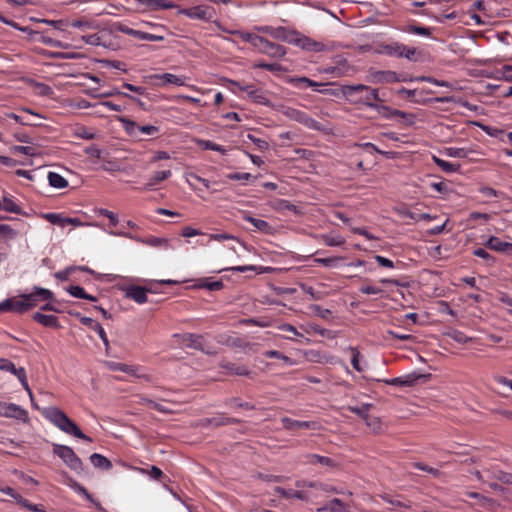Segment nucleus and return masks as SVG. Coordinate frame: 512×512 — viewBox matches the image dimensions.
<instances>
[{"label": "nucleus", "mask_w": 512, "mask_h": 512, "mask_svg": "<svg viewBox=\"0 0 512 512\" xmlns=\"http://www.w3.org/2000/svg\"><path fill=\"white\" fill-rule=\"evenodd\" d=\"M44 417L66 434L92 442V438L84 434L77 424L58 407H49L43 411Z\"/></svg>", "instance_id": "1"}, {"label": "nucleus", "mask_w": 512, "mask_h": 512, "mask_svg": "<svg viewBox=\"0 0 512 512\" xmlns=\"http://www.w3.org/2000/svg\"><path fill=\"white\" fill-rule=\"evenodd\" d=\"M53 453L63 460V462L77 473L83 472V462L76 455L74 450L66 445L53 444Z\"/></svg>", "instance_id": "2"}, {"label": "nucleus", "mask_w": 512, "mask_h": 512, "mask_svg": "<svg viewBox=\"0 0 512 512\" xmlns=\"http://www.w3.org/2000/svg\"><path fill=\"white\" fill-rule=\"evenodd\" d=\"M282 113L284 116H286L290 120L296 121L309 129H313V130H317V131L322 130L321 124L318 121L314 120L308 114H306L305 112H303L301 110H298V109H295L292 107H287L282 111Z\"/></svg>", "instance_id": "3"}, {"label": "nucleus", "mask_w": 512, "mask_h": 512, "mask_svg": "<svg viewBox=\"0 0 512 512\" xmlns=\"http://www.w3.org/2000/svg\"><path fill=\"white\" fill-rule=\"evenodd\" d=\"M291 44L309 52H322L327 50V46L324 43L316 41L298 31H295Z\"/></svg>", "instance_id": "4"}, {"label": "nucleus", "mask_w": 512, "mask_h": 512, "mask_svg": "<svg viewBox=\"0 0 512 512\" xmlns=\"http://www.w3.org/2000/svg\"><path fill=\"white\" fill-rule=\"evenodd\" d=\"M24 304H29L27 312L37 306L40 300H52L54 293L46 288L34 287L33 291L28 294H22L19 296Z\"/></svg>", "instance_id": "5"}, {"label": "nucleus", "mask_w": 512, "mask_h": 512, "mask_svg": "<svg viewBox=\"0 0 512 512\" xmlns=\"http://www.w3.org/2000/svg\"><path fill=\"white\" fill-rule=\"evenodd\" d=\"M259 32L270 35L272 38L284 41L286 43L291 44L292 38L295 35L294 29H290L288 27H272V26H262L257 28Z\"/></svg>", "instance_id": "6"}, {"label": "nucleus", "mask_w": 512, "mask_h": 512, "mask_svg": "<svg viewBox=\"0 0 512 512\" xmlns=\"http://www.w3.org/2000/svg\"><path fill=\"white\" fill-rule=\"evenodd\" d=\"M430 377V374H420L418 372H412L410 374H407L405 376L396 377L388 380H383L384 383L392 386H399V387H412L414 386L419 380L426 379Z\"/></svg>", "instance_id": "7"}, {"label": "nucleus", "mask_w": 512, "mask_h": 512, "mask_svg": "<svg viewBox=\"0 0 512 512\" xmlns=\"http://www.w3.org/2000/svg\"><path fill=\"white\" fill-rule=\"evenodd\" d=\"M257 49L259 52L274 58H281L287 52L284 46L270 42L264 37H261Z\"/></svg>", "instance_id": "8"}, {"label": "nucleus", "mask_w": 512, "mask_h": 512, "mask_svg": "<svg viewBox=\"0 0 512 512\" xmlns=\"http://www.w3.org/2000/svg\"><path fill=\"white\" fill-rule=\"evenodd\" d=\"M179 14H184L192 19L209 21L213 18L214 10L208 6H195L192 8L179 9Z\"/></svg>", "instance_id": "9"}, {"label": "nucleus", "mask_w": 512, "mask_h": 512, "mask_svg": "<svg viewBox=\"0 0 512 512\" xmlns=\"http://www.w3.org/2000/svg\"><path fill=\"white\" fill-rule=\"evenodd\" d=\"M69 314L78 317L81 324L93 329L94 331H97L99 337L101 338V340L103 341V343L105 345L106 352H108L109 340L107 338L106 332L104 331V329L100 325V323L96 322L95 320H93L90 317L81 316V314L78 312L77 313L69 312Z\"/></svg>", "instance_id": "10"}, {"label": "nucleus", "mask_w": 512, "mask_h": 512, "mask_svg": "<svg viewBox=\"0 0 512 512\" xmlns=\"http://www.w3.org/2000/svg\"><path fill=\"white\" fill-rule=\"evenodd\" d=\"M147 293H156L152 287L145 288L137 285H131L126 289V297L133 299L138 304H144L148 301Z\"/></svg>", "instance_id": "11"}, {"label": "nucleus", "mask_w": 512, "mask_h": 512, "mask_svg": "<svg viewBox=\"0 0 512 512\" xmlns=\"http://www.w3.org/2000/svg\"><path fill=\"white\" fill-rule=\"evenodd\" d=\"M370 76L372 77V82L374 83H395L405 81L404 78H401L394 71H380V70H370Z\"/></svg>", "instance_id": "12"}, {"label": "nucleus", "mask_w": 512, "mask_h": 512, "mask_svg": "<svg viewBox=\"0 0 512 512\" xmlns=\"http://www.w3.org/2000/svg\"><path fill=\"white\" fill-rule=\"evenodd\" d=\"M281 423L286 430H296V429H312L317 430L320 428V424L315 421H298L291 419L289 417L281 418Z\"/></svg>", "instance_id": "13"}, {"label": "nucleus", "mask_w": 512, "mask_h": 512, "mask_svg": "<svg viewBox=\"0 0 512 512\" xmlns=\"http://www.w3.org/2000/svg\"><path fill=\"white\" fill-rule=\"evenodd\" d=\"M29 304H24L22 299H17L15 297L5 299L0 303V313L1 312H15L18 314H23L27 312V307Z\"/></svg>", "instance_id": "14"}, {"label": "nucleus", "mask_w": 512, "mask_h": 512, "mask_svg": "<svg viewBox=\"0 0 512 512\" xmlns=\"http://www.w3.org/2000/svg\"><path fill=\"white\" fill-rule=\"evenodd\" d=\"M335 66H329L323 69V73L333 74L336 77H342L347 74L350 69L347 59L337 56L334 59Z\"/></svg>", "instance_id": "15"}, {"label": "nucleus", "mask_w": 512, "mask_h": 512, "mask_svg": "<svg viewBox=\"0 0 512 512\" xmlns=\"http://www.w3.org/2000/svg\"><path fill=\"white\" fill-rule=\"evenodd\" d=\"M369 89V86L364 84H356V85H342L341 86V94L348 100L350 103L358 104L357 95Z\"/></svg>", "instance_id": "16"}, {"label": "nucleus", "mask_w": 512, "mask_h": 512, "mask_svg": "<svg viewBox=\"0 0 512 512\" xmlns=\"http://www.w3.org/2000/svg\"><path fill=\"white\" fill-rule=\"evenodd\" d=\"M118 30L124 34L136 37L141 40H147V41H163L164 40L163 36L146 33V32H142L139 30H134V29H132L128 26L122 25V24H120L118 26Z\"/></svg>", "instance_id": "17"}, {"label": "nucleus", "mask_w": 512, "mask_h": 512, "mask_svg": "<svg viewBox=\"0 0 512 512\" xmlns=\"http://www.w3.org/2000/svg\"><path fill=\"white\" fill-rule=\"evenodd\" d=\"M233 85L238 86L241 90L246 91L248 93V97L252 99L257 104H262L265 106H270V100L266 98L263 93H261L257 89H253V86L247 85V86H241L239 82L237 81H231Z\"/></svg>", "instance_id": "18"}, {"label": "nucleus", "mask_w": 512, "mask_h": 512, "mask_svg": "<svg viewBox=\"0 0 512 512\" xmlns=\"http://www.w3.org/2000/svg\"><path fill=\"white\" fill-rule=\"evenodd\" d=\"M484 245L496 252L512 254V243L501 241L496 236H490Z\"/></svg>", "instance_id": "19"}, {"label": "nucleus", "mask_w": 512, "mask_h": 512, "mask_svg": "<svg viewBox=\"0 0 512 512\" xmlns=\"http://www.w3.org/2000/svg\"><path fill=\"white\" fill-rule=\"evenodd\" d=\"M240 423L239 419L231 418V417H224V416H217L212 418H205L201 419L199 421V426L201 427H207V426H214L219 427L223 425H229V424H238Z\"/></svg>", "instance_id": "20"}, {"label": "nucleus", "mask_w": 512, "mask_h": 512, "mask_svg": "<svg viewBox=\"0 0 512 512\" xmlns=\"http://www.w3.org/2000/svg\"><path fill=\"white\" fill-rule=\"evenodd\" d=\"M367 94L365 97H359L357 99L358 104H363L369 108L374 109L378 103L376 102H383L384 100L380 97L379 89L371 88L369 86V89L366 90Z\"/></svg>", "instance_id": "21"}, {"label": "nucleus", "mask_w": 512, "mask_h": 512, "mask_svg": "<svg viewBox=\"0 0 512 512\" xmlns=\"http://www.w3.org/2000/svg\"><path fill=\"white\" fill-rule=\"evenodd\" d=\"M6 414H4V417L8 418H14L17 420H21L24 423L28 422V412L21 408L19 405L13 404V403H7V406L5 407Z\"/></svg>", "instance_id": "22"}, {"label": "nucleus", "mask_w": 512, "mask_h": 512, "mask_svg": "<svg viewBox=\"0 0 512 512\" xmlns=\"http://www.w3.org/2000/svg\"><path fill=\"white\" fill-rule=\"evenodd\" d=\"M404 50V44L399 42H391L388 44H381L379 52L384 53L388 56H396L398 58H402Z\"/></svg>", "instance_id": "23"}, {"label": "nucleus", "mask_w": 512, "mask_h": 512, "mask_svg": "<svg viewBox=\"0 0 512 512\" xmlns=\"http://www.w3.org/2000/svg\"><path fill=\"white\" fill-rule=\"evenodd\" d=\"M32 319L36 321L37 323L49 327V328H60V324L58 321V318L54 315H46L40 312H36L32 315Z\"/></svg>", "instance_id": "24"}, {"label": "nucleus", "mask_w": 512, "mask_h": 512, "mask_svg": "<svg viewBox=\"0 0 512 512\" xmlns=\"http://www.w3.org/2000/svg\"><path fill=\"white\" fill-rule=\"evenodd\" d=\"M116 234L124 236V237H129V238H131V239H133V240H135L137 242H140V243L152 246V247H160V246L168 244V240L167 239L159 238V237H155V236H151V237H147V238H141V237L132 236V235L127 234V233H116Z\"/></svg>", "instance_id": "25"}, {"label": "nucleus", "mask_w": 512, "mask_h": 512, "mask_svg": "<svg viewBox=\"0 0 512 512\" xmlns=\"http://www.w3.org/2000/svg\"><path fill=\"white\" fill-rule=\"evenodd\" d=\"M220 367L233 375L248 377L251 375V371L245 365H238L229 361H222Z\"/></svg>", "instance_id": "26"}, {"label": "nucleus", "mask_w": 512, "mask_h": 512, "mask_svg": "<svg viewBox=\"0 0 512 512\" xmlns=\"http://www.w3.org/2000/svg\"><path fill=\"white\" fill-rule=\"evenodd\" d=\"M182 341L187 347L204 351V337L202 335L186 333L182 336Z\"/></svg>", "instance_id": "27"}, {"label": "nucleus", "mask_w": 512, "mask_h": 512, "mask_svg": "<svg viewBox=\"0 0 512 512\" xmlns=\"http://www.w3.org/2000/svg\"><path fill=\"white\" fill-rule=\"evenodd\" d=\"M138 3L147 7L151 11L160 9H171L177 7L176 4L165 0H137Z\"/></svg>", "instance_id": "28"}, {"label": "nucleus", "mask_w": 512, "mask_h": 512, "mask_svg": "<svg viewBox=\"0 0 512 512\" xmlns=\"http://www.w3.org/2000/svg\"><path fill=\"white\" fill-rule=\"evenodd\" d=\"M224 287L222 280L212 281V278H201L193 286L195 289H207L209 291H218Z\"/></svg>", "instance_id": "29"}, {"label": "nucleus", "mask_w": 512, "mask_h": 512, "mask_svg": "<svg viewBox=\"0 0 512 512\" xmlns=\"http://www.w3.org/2000/svg\"><path fill=\"white\" fill-rule=\"evenodd\" d=\"M76 270L83 271L91 275L95 274V272L87 266H71L66 268L65 270L56 272L54 276L60 281H67L69 279V275Z\"/></svg>", "instance_id": "30"}, {"label": "nucleus", "mask_w": 512, "mask_h": 512, "mask_svg": "<svg viewBox=\"0 0 512 512\" xmlns=\"http://www.w3.org/2000/svg\"><path fill=\"white\" fill-rule=\"evenodd\" d=\"M243 219L250 222L256 229L265 234H272L273 232V227L265 220L257 219L247 214L243 216Z\"/></svg>", "instance_id": "31"}, {"label": "nucleus", "mask_w": 512, "mask_h": 512, "mask_svg": "<svg viewBox=\"0 0 512 512\" xmlns=\"http://www.w3.org/2000/svg\"><path fill=\"white\" fill-rule=\"evenodd\" d=\"M90 461L95 468L101 470H109L112 468L111 461L107 457L98 453L92 454L90 456Z\"/></svg>", "instance_id": "32"}, {"label": "nucleus", "mask_w": 512, "mask_h": 512, "mask_svg": "<svg viewBox=\"0 0 512 512\" xmlns=\"http://www.w3.org/2000/svg\"><path fill=\"white\" fill-rule=\"evenodd\" d=\"M150 79H162L163 80V85H166V84H174V85H177V86H183L184 85V81L181 77L177 76V75H174V74H171V73H164L162 75H159V74H155V75H151L149 76Z\"/></svg>", "instance_id": "33"}, {"label": "nucleus", "mask_w": 512, "mask_h": 512, "mask_svg": "<svg viewBox=\"0 0 512 512\" xmlns=\"http://www.w3.org/2000/svg\"><path fill=\"white\" fill-rule=\"evenodd\" d=\"M67 292L75 298H81V299L89 300L92 302L97 301V297L86 293L85 290L81 286H78V285L69 286L67 288Z\"/></svg>", "instance_id": "34"}, {"label": "nucleus", "mask_w": 512, "mask_h": 512, "mask_svg": "<svg viewBox=\"0 0 512 512\" xmlns=\"http://www.w3.org/2000/svg\"><path fill=\"white\" fill-rule=\"evenodd\" d=\"M274 492L276 494H279L281 497H283L285 499H290V498H297L300 500L306 499V497L302 491H297V490H292V489L286 490L280 486H276L274 488Z\"/></svg>", "instance_id": "35"}, {"label": "nucleus", "mask_w": 512, "mask_h": 512, "mask_svg": "<svg viewBox=\"0 0 512 512\" xmlns=\"http://www.w3.org/2000/svg\"><path fill=\"white\" fill-rule=\"evenodd\" d=\"M47 178L49 185L54 188L63 189L68 186V181L56 172H49Z\"/></svg>", "instance_id": "36"}, {"label": "nucleus", "mask_w": 512, "mask_h": 512, "mask_svg": "<svg viewBox=\"0 0 512 512\" xmlns=\"http://www.w3.org/2000/svg\"><path fill=\"white\" fill-rule=\"evenodd\" d=\"M68 481H69L70 487H72L76 492H78V493L82 494L83 496H85V498L87 500H89L90 502H92L96 506H100V503L96 502L94 500L93 496L88 492V490L84 486L79 484L77 481L73 480L71 477H68Z\"/></svg>", "instance_id": "37"}, {"label": "nucleus", "mask_w": 512, "mask_h": 512, "mask_svg": "<svg viewBox=\"0 0 512 512\" xmlns=\"http://www.w3.org/2000/svg\"><path fill=\"white\" fill-rule=\"evenodd\" d=\"M170 176H171L170 170L155 172L149 179V182L146 184L145 189H151L153 186L166 180Z\"/></svg>", "instance_id": "38"}, {"label": "nucleus", "mask_w": 512, "mask_h": 512, "mask_svg": "<svg viewBox=\"0 0 512 512\" xmlns=\"http://www.w3.org/2000/svg\"><path fill=\"white\" fill-rule=\"evenodd\" d=\"M109 367L113 371H122L135 377H141L137 374V368L134 366H130L124 363L111 362L109 363Z\"/></svg>", "instance_id": "39"}, {"label": "nucleus", "mask_w": 512, "mask_h": 512, "mask_svg": "<svg viewBox=\"0 0 512 512\" xmlns=\"http://www.w3.org/2000/svg\"><path fill=\"white\" fill-rule=\"evenodd\" d=\"M433 160L438 167H440L444 172H447V173L456 172L461 167L460 164H453V163L447 162L445 160L440 159L437 156H433Z\"/></svg>", "instance_id": "40"}, {"label": "nucleus", "mask_w": 512, "mask_h": 512, "mask_svg": "<svg viewBox=\"0 0 512 512\" xmlns=\"http://www.w3.org/2000/svg\"><path fill=\"white\" fill-rule=\"evenodd\" d=\"M404 32L413 33L421 36L430 37L431 29L428 27L418 26L416 24H409L403 28Z\"/></svg>", "instance_id": "41"}, {"label": "nucleus", "mask_w": 512, "mask_h": 512, "mask_svg": "<svg viewBox=\"0 0 512 512\" xmlns=\"http://www.w3.org/2000/svg\"><path fill=\"white\" fill-rule=\"evenodd\" d=\"M307 457L309 459V463H311V464L319 463V464H322V465H325L328 467L336 466V462L333 459L326 457V456L310 454Z\"/></svg>", "instance_id": "42"}, {"label": "nucleus", "mask_w": 512, "mask_h": 512, "mask_svg": "<svg viewBox=\"0 0 512 512\" xmlns=\"http://www.w3.org/2000/svg\"><path fill=\"white\" fill-rule=\"evenodd\" d=\"M0 209L10 213L22 214L21 207L15 204L14 201L8 197L3 198V202H1Z\"/></svg>", "instance_id": "43"}, {"label": "nucleus", "mask_w": 512, "mask_h": 512, "mask_svg": "<svg viewBox=\"0 0 512 512\" xmlns=\"http://www.w3.org/2000/svg\"><path fill=\"white\" fill-rule=\"evenodd\" d=\"M254 68L264 69L271 72H284L286 69L279 63H266L257 62L253 65Z\"/></svg>", "instance_id": "44"}, {"label": "nucleus", "mask_w": 512, "mask_h": 512, "mask_svg": "<svg viewBox=\"0 0 512 512\" xmlns=\"http://www.w3.org/2000/svg\"><path fill=\"white\" fill-rule=\"evenodd\" d=\"M447 336L460 344H466L473 340L471 337L466 336L462 331L456 329L447 332Z\"/></svg>", "instance_id": "45"}, {"label": "nucleus", "mask_w": 512, "mask_h": 512, "mask_svg": "<svg viewBox=\"0 0 512 512\" xmlns=\"http://www.w3.org/2000/svg\"><path fill=\"white\" fill-rule=\"evenodd\" d=\"M197 143L204 150H213V151L220 152L222 154L226 153V150L221 145H218L210 140H202L201 139V140H198Z\"/></svg>", "instance_id": "46"}, {"label": "nucleus", "mask_w": 512, "mask_h": 512, "mask_svg": "<svg viewBox=\"0 0 512 512\" xmlns=\"http://www.w3.org/2000/svg\"><path fill=\"white\" fill-rule=\"evenodd\" d=\"M42 217L54 225H59L61 227H65V218L59 213H45Z\"/></svg>", "instance_id": "47"}, {"label": "nucleus", "mask_w": 512, "mask_h": 512, "mask_svg": "<svg viewBox=\"0 0 512 512\" xmlns=\"http://www.w3.org/2000/svg\"><path fill=\"white\" fill-rule=\"evenodd\" d=\"M17 378L19 379L21 385L23 386V388L27 391L29 397H30V400L31 402H33V393H32V390L28 384V381H27V376H26V371L23 367H20L18 369V373H17Z\"/></svg>", "instance_id": "48"}, {"label": "nucleus", "mask_w": 512, "mask_h": 512, "mask_svg": "<svg viewBox=\"0 0 512 512\" xmlns=\"http://www.w3.org/2000/svg\"><path fill=\"white\" fill-rule=\"evenodd\" d=\"M17 378L19 379L21 385L23 386V388L27 391L29 397H30V400L31 402H33V393H32V390L28 384V381H27V376H26V371L23 367H20L18 369V373H17Z\"/></svg>", "instance_id": "49"}, {"label": "nucleus", "mask_w": 512, "mask_h": 512, "mask_svg": "<svg viewBox=\"0 0 512 512\" xmlns=\"http://www.w3.org/2000/svg\"><path fill=\"white\" fill-rule=\"evenodd\" d=\"M372 407V404H363L361 406H349L347 409L357 414L359 417H361L364 421L368 417V411Z\"/></svg>", "instance_id": "50"}, {"label": "nucleus", "mask_w": 512, "mask_h": 512, "mask_svg": "<svg viewBox=\"0 0 512 512\" xmlns=\"http://www.w3.org/2000/svg\"><path fill=\"white\" fill-rule=\"evenodd\" d=\"M321 240L330 247L341 246L345 243L344 238L341 236L321 235Z\"/></svg>", "instance_id": "51"}, {"label": "nucleus", "mask_w": 512, "mask_h": 512, "mask_svg": "<svg viewBox=\"0 0 512 512\" xmlns=\"http://www.w3.org/2000/svg\"><path fill=\"white\" fill-rule=\"evenodd\" d=\"M374 109L379 113V115H381L382 117H384L386 119L395 117L396 116L395 112L398 111V109H393L389 106L380 105V104H377V106Z\"/></svg>", "instance_id": "52"}, {"label": "nucleus", "mask_w": 512, "mask_h": 512, "mask_svg": "<svg viewBox=\"0 0 512 512\" xmlns=\"http://www.w3.org/2000/svg\"><path fill=\"white\" fill-rule=\"evenodd\" d=\"M471 152L472 151H469L465 148L450 147L446 149V154L455 158H468L469 153Z\"/></svg>", "instance_id": "53"}, {"label": "nucleus", "mask_w": 512, "mask_h": 512, "mask_svg": "<svg viewBox=\"0 0 512 512\" xmlns=\"http://www.w3.org/2000/svg\"><path fill=\"white\" fill-rule=\"evenodd\" d=\"M6 116L8 118H11L13 120H15L16 122L20 123L21 125H26V126H41L40 123H37L31 119H27L21 115H18L16 113H7Z\"/></svg>", "instance_id": "54"}, {"label": "nucleus", "mask_w": 512, "mask_h": 512, "mask_svg": "<svg viewBox=\"0 0 512 512\" xmlns=\"http://www.w3.org/2000/svg\"><path fill=\"white\" fill-rule=\"evenodd\" d=\"M11 497L14 498L16 500V502L18 504H20L22 507H25L32 511L44 512L41 509H39V507L37 505L31 504L27 499L23 498L20 494H18L16 492L14 493V496H11Z\"/></svg>", "instance_id": "55"}, {"label": "nucleus", "mask_w": 512, "mask_h": 512, "mask_svg": "<svg viewBox=\"0 0 512 512\" xmlns=\"http://www.w3.org/2000/svg\"><path fill=\"white\" fill-rule=\"evenodd\" d=\"M421 55V51H419L415 47H408L405 45V50L403 52L402 58H406L409 61L416 62L419 59V56Z\"/></svg>", "instance_id": "56"}, {"label": "nucleus", "mask_w": 512, "mask_h": 512, "mask_svg": "<svg viewBox=\"0 0 512 512\" xmlns=\"http://www.w3.org/2000/svg\"><path fill=\"white\" fill-rule=\"evenodd\" d=\"M120 121L123 123L125 131L132 136H136V131H138L139 125L133 120L127 118H120Z\"/></svg>", "instance_id": "57"}, {"label": "nucleus", "mask_w": 512, "mask_h": 512, "mask_svg": "<svg viewBox=\"0 0 512 512\" xmlns=\"http://www.w3.org/2000/svg\"><path fill=\"white\" fill-rule=\"evenodd\" d=\"M310 310L322 319H329L332 312L329 309L322 308L320 305L312 304Z\"/></svg>", "instance_id": "58"}, {"label": "nucleus", "mask_w": 512, "mask_h": 512, "mask_svg": "<svg viewBox=\"0 0 512 512\" xmlns=\"http://www.w3.org/2000/svg\"><path fill=\"white\" fill-rule=\"evenodd\" d=\"M74 135L76 137L86 139V140H92L95 139V134L92 132H89L86 127L84 126H78L74 130Z\"/></svg>", "instance_id": "59"}, {"label": "nucleus", "mask_w": 512, "mask_h": 512, "mask_svg": "<svg viewBox=\"0 0 512 512\" xmlns=\"http://www.w3.org/2000/svg\"><path fill=\"white\" fill-rule=\"evenodd\" d=\"M473 255L484 259L488 265H493L495 263V258L483 248L475 249L473 251Z\"/></svg>", "instance_id": "60"}, {"label": "nucleus", "mask_w": 512, "mask_h": 512, "mask_svg": "<svg viewBox=\"0 0 512 512\" xmlns=\"http://www.w3.org/2000/svg\"><path fill=\"white\" fill-rule=\"evenodd\" d=\"M0 235L8 239H14L18 232L7 224H0Z\"/></svg>", "instance_id": "61"}, {"label": "nucleus", "mask_w": 512, "mask_h": 512, "mask_svg": "<svg viewBox=\"0 0 512 512\" xmlns=\"http://www.w3.org/2000/svg\"><path fill=\"white\" fill-rule=\"evenodd\" d=\"M396 113L397 117H400L403 119V123L407 126H412L415 124L416 116L413 113H407L401 110H398Z\"/></svg>", "instance_id": "62"}, {"label": "nucleus", "mask_w": 512, "mask_h": 512, "mask_svg": "<svg viewBox=\"0 0 512 512\" xmlns=\"http://www.w3.org/2000/svg\"><path fill=\"white\" fill-rule=\"evenodd\" d=\"M226 404L228 405H234L239 408H243L246 410H254L255 406L249 402H242L239 398H230Z\"/></svg>", "instance_id": "63"}, {"label": "nucleus", "mask_w": 512, "mask_h": 512, "mask_svg": "<svg viewBox=\"0 0 512 512\" xmlns=\"http://www.w3.org/2000/svg\"><path fill=\"white\" fill-rule=\"evenodd\" d=\"M349 350H350L351 356H352L351 364H352L353 368L355 370H357L358 372H361L363 369L360 366V362H359L360 352L354 347H350Z\"/></svg>", "instance_id": "64"}]
</instances>
